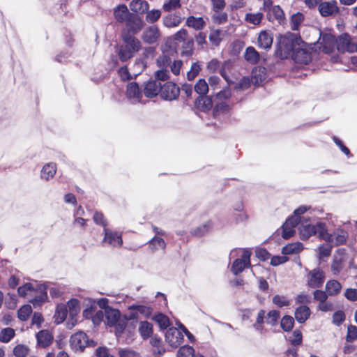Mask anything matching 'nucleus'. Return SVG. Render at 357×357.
Masks as SVG:
<instances>
[{
	"instance_id": "obj_33",
	"label": "nucleus",
	"mask_w": 357,
	"mask_h": 357,
	"mask_svg": "<svg viewBox=\"0 0 357 357\" xmlns=\"http://www.w3.org/2000/svg\"><path fill=\"white\" fill-rule=\"evenodd\" d=\"M131 13H129L126 5H119L114 10V16L116 20L119 22L124 23Z\"/></svg>"
},
{
	"instance_id": "obj_12",
	"label": "nucleus",
	"mask_w": 357,
	"mask_h": 357,
	"mask_svg": "<svg viewBox=\"0 0 357 357\" xmlns=\"http://www.w3.org/2000/svg\"><path fill=\"white\" fill-rule=\"evenodd\" d=\"M160 37V33L156 25H151L146 27L142 33V39L147 44L156 43Z\"/></svg>"
},
{
	"instance_id": "obj_21",
	"label": "nucleus",
	"mask_w": 357,
	"mask_h": 357,
	"mask_svg": "<svg viewBox=\"0 0 357 357\" xmlns=\"http://www.w3.org/2000/svg\"><path fill=\"white\" fill-rule=\"evenodd\" d=\"M273 40V36L270 31H261L257 38V45L260 48L268 50L271 48Z\"/></svg>"
},
{
	"instance_id": "obj_26",
	"label": "nucleus",
	"mask_w": 357,
	"mask_h": 357,
	"mask_svg": "<svg viewBox=\"0 0 357 357\" xmlns=\"http://www.w3.org/2000/svg\"><path fill=\"white\" fill-rule=\"evenodd\" d=\"M105 314L108 326H113L120 321L121 314L118 310L108 308L105 310Z\"/></svg>"
},
{
	"instance_id": "obj_55",
	"label": "nucleus",
	"mask_w": 357,
	"mask_h": 357,
	"mask_svg": "<svg viewBox=\"0 0 357 357\" xmlns=\"http://www.w3.org/2000/svg\"><path fill=\"white\" fill-rule=\"evenodd\" d=\"M357 339V327L354 325H349L347 327V333L346 335V341L353 342Z\"/></svg>"
},
{
	"instance_id": "obj_35",
	"label": "nucleus",
	"mask_w": 357,
	"mask_h": 357,
	"mask_svg": "<svg viewBox=\"0 0 357 357\" xmlns=\"http://www.w3.org/2000/svg\"><path fill=\"white\" fill-rule=\"evenodd\" d=\"M139 332L144 340L151 337L153 333V325L147 321L139 323Z\"/></svg>"
},
{
	"instance_id": "obj_11",
	"label": "nucleus",
	"mask_w": 357,
	"mask_h": 357,
	"mask_svg": "<svg viewBox=\"0 0 357 357\" xmlns=\"http://www.w3.org/2000/svg\"><path fill=\"white\" fill-rule=\"evenodd\" d=\"M307 284L311 288H319L324 282V273L319 268L310 271L307 275Z\"/></svg>"
},
{
	"instance_id": "obj_4",
	"label": "nucleus",
	"mask_w": 357,
	"mask_h": 357,
	"mask_svg": "<svg viewBox=\"0 0 357 357\" xmlns=\"http://www.w3.org/2000/svg\"><path fill=\"white\" fill-rule=\"evenodd\" d=\"M325 224L318 222L316 225L301 223L298 227L300 236L302 239H307L314 234H318L321 238V234L324 232Z\"/></svg>"
},
{
	"instance_id": "obj_48",
	"label": "nucleus",
	"mask_w": 357,
	"mask_h": 357,
	"mask_svg": "<svg viewBox=\"0 0 357 357\" xmlns=\"http://www.w3.org/2000/svg\"><path fill=\"white\" fill-rule=\"evenodd\" d=\"M177 357H195V349L189 345L183 346L179 348Z\"/></svg>"
},
{
	"instance_id": "obj_44",
	"label": "nucleus",
	"mask_w": 357,
	"mask_h": 357,
	"mask_svg": "<svg viewBox=\"0 0 357 357\" xmlns=\"http://www.w3.org/2000/svg\"><path fill=\"white\" fill-rule=\"evenodd\" d=\"M211 221H208L195 229L192 234L195 236H202L208 233L212 228Z\"/></svg>"
},
{
	"instance_id": "obj_49",
	"label": "nucleus",
	"mask_w": 357,
	"mask_h": 357,
	"mask_svg": "<svg viewBox=\"0 0 357 357\" xmlns=\"http://www.w3.org/2000/svg\"><path fill=\"white\" fill-rule=\"evenodd\" d=\"M32 312V308L29 305H23L17 312L18 318L22 321H26Z\"/></svg>"
},
{
	"instance_id": "obj_13",
	"label": "nucleus",
	"mask_w": 357,
	"mask_h": 357,
	"mask_svg": "<svg viewBox=\"0 0 357 357\" xmlns=\"http://www.w3.org/2000/svg\"><path fill=\"white\" fill-rule=\"evenodd\" d=\"M183 340L182 333L176 328H169L165 333V340L172 347H177Z\"/></svg>"
},
{
	"instance_id": "obj_27",
	"label": "nucleus",
	"mask_w": 357,
	"mask_h": 357,
	"mask_svg": "<svg viewBox=\"0 0 357 357\" xmlns=\"http://www.w3.org/2000/svg\"><path fill=\"white\" fill-rule=\"evenodd\" d=\"M310 310L306 305H301L295 310V318L298 323H304L310 315Z\"/></svg>"
},
{
	"instance_id": "obj_47",
	"label": "nucleus",
	"mask_w": 357,
	"mask_h": 357,
	"mask_svg": "<svg viewBox=\"0 0 357 357\" xmlns=\"http://www.w3.org/2000/svg\"><path fill=\"white\" fill-rule=\"evenodd\" d=\"M303 20L304 15L302 13L298 12L297 13L294 14L291 18V29L294 31L298 30Z\"/></svg>"
},
{
	"instance_id": "obj_23",
	"label": "nucleus",
	"mask_w": 357,
	"mask_h": 357,
	"mask_svg": "<svg viewBox=\"0 0 357 357\" xmlns=\"http://www.w3.org/2000/svg\"><path fill=\"white\" fill-rule=\"evenodd\" d=\"M163 24L166 27L172 28L178 26L183 21V17L179 13L169 14L163 17Z\"/></svg>"
},
{
	"instance_id": "obj_25",
	"label": "nucleus",
	"mask_w": 357,
	"mask_h": 357,
	"mask_svg": "<svg viewBox=\"0 0 357 357\" xmlns=\"http://www.w3.org/2000/svg\"><path fill=\"white\" fill-rule=\"evenodd\" d=\"M37 342L39 346L46 347L50 345L53 340L51 333L47 330H42L36 335Z\"/></svg>"
},
{
	"instance_id": "obj_17",
	"label": "nucleus",
	"mask_w": 357,
	"mask_h": 357,
	"mask_svg": "<svg viewBox=\"0 0 357 357\" xmlns=\"http://www.w3.org/2000/svg\"><path fill=\"white\" fill-rule=\"evenodd\" d=\"M318 9L322 17L334 15L339 13V8L335 0L320 3Z\"/></svg>"
},
{
	"instance_id": "obj_28",
	"label": "nucleus",
	"mask_w": 357,
	"mask_h": 357,
	"mask_svg": "<svg viewBox=\"0 0 357 357\" xmlns=\"http://www.w3.org/2000/svg\"><path fill=\"white\" fill-rule=\"evenodd\" d=\"M56 172V165L54 162L45 164L41 170V178L46 181L54 177Z\"/></svg>"
},
{
	"instance_id": "obj_40",
	"label": "nucleus",
	"mask_w": 357,
	"mask_h": 357,
	"mask_svg": "<svg viewBox=\"0 0 357 357\" xmlns=\"http://www.w3.org/2000/svg\"><path fill=\"white\" fill-rule=\"evenodd\" d=\"M153 319L158 324L161 330L167 329L170 326V321L169 317L162 313L155 314L153 317Z\"/></svg>"
},
{
	"instance_id": "obj_32",
	"label": "nucleus",
	"mask_w": 357,
	"mask_h": 357,
	"mask_svg": "<svg viewBox=\"0 0 357 357\" xmlns=\"http://www.w3.org/2000/svg\"><path fill=\"white\" fill-rule=\"evenodd\" d=\"M342 289V284L336 280H328L326 284L327 294L331 296L337 295Z\"/></svg>"
},
{
	"instance_id": "obj_36",
	"label": "nucleus",
	"mask_w": 357,
	"mask_h": 357,
	"mask_svg": "<svg viewBox=\"0 0 357 357\" xmlns=\"http://www.w3.org/2000/svg\"><path fill=\"white\" fill-rule=\"evenodd\" d=\"M266 78L265 69L256 68L252 72V82L255 85H259Z\"/></svg>"
},
{
	"instance_id": "obj_15",
	"label": "nucleus",
	"mask_w": 357,
	"mask_h": 357,
	"mask_svg": "<svg viewBox=\"0 0 357 357\" xmlns=\"http://www.w3.org/2000/svg\"><path fill=\"white\" fill-rule=\"evenodd\" d=\"M129 310H131L130 318L132 319H137L139 314L143 317L148 318L153 312L151 307L144 305H132L129 307Z\"/></svg>"
},
{
	"instance_id": "obj_63",
	"label": "nucleus",
	"mask_w": 357,
	"mask_h": 357,
	"mask_svg": "<svg viewBox=\"0 0 357 357\" xmlns=\"http://www.w3.org/2000/svg\"><path fill=\"white\" fill-rule=\"evenodd\" d=\"M183 65V62L181 60H175L173 62L170 63L169 68H170L172 73L177 76L180 74L181 69Z\"/></svg>"
},
{
	"instance_id": "obj_62",
	"label": "nucleus",
	"mask_w": 357,
	"mask_h": 357,
	"mask_svg": "<svg viewBox=\"0 0 357 357\" xmlns=\"http://www.w3.org/2000/svg\"><path fill=\"white\" fill-rule=\"evenodd\" d=\"M33 290L34 289L31 284L26 283L23 286H21L18 288L17 292L20 296L25 297L28 295L29 293H32Z\"/></svg>"
},
{
	"instance_id": "obj_38",
	"label": "nucleus",
	"mask_w": 357,
	"mask_h": 357,
	"mask_svg": "<svg viewBox=\"0 0 357 357\" xmlns=\"http://www.w3.org/2000/svg\"><path fill=\"white\" fill-rule=\"evenodd\" d=\"M67 309L69 310L70 317L73 319L74 317H76L80 311L79 302L77 299L72 298L68 301Z\"/></svg>"
},
{
	"instance_id": "obj_9",
	"label": "nucleus",
	"mask_w": 357,
	"mask_h": 357,
	"mask_svg": "<svg viewBox=\"0 0 357 357\" xmlns=\"http://www.w3.org/2000/svg\"><path fill=\"white\" fill-rule=\"evenodd\" d=\"M346 261L344 249H338L333 255L331 270L333 275L339 274L343 269Z\"/></svg>"
},
{
	"instance_id": "obj_5",
	"label": "nucleus",
	"mask_w": 357,
	"mask_h": 357,
	"mask_svg": "<svg viewBox=\"0 0 357 357\" xmlns=\"http://www.w3.org/2000/svg\"><path fill=\"white\" fill-rule=\"evenodd\" d=\"M336 47L340 52L357 53V40L351 38L347 33H344L336 39Z\"/></svg>"
},
{
	"instance_id": "obj_41",
	"label": "nucleus",
	"mask_w": 357,
	"mask_h": 357,
	"mask_svg": "<svg viewBox=\"0 0 357 357\" xmlns=\"http://www.w3.org/2000/svg\"><path fill=\"white\" fill-rule=\"evenodd\" d=\"M149 248L152 251L159 249L164 250L166 248V243L164 239L160 237L154 236L149 241Z\"/></svg>"
},
{
	"instance_id": "obj_59",
	"label": "nucleus",
	"mask_w": 357,
	"mask_h": 357,
	"mask_svg": "<svg viewBox=\"0 0 357 357\" xmlns=\"http://www.w3.org/2000/svg\"><path fill=\"white\" fill-rule=\"evenodd\" d=\"M157 80L167 81L170 79V74L168 68H162L158 70L155 73Z\"/></svg>"
},
{
	"instance_id": "obj_3",
	"label": "nucleus",
	"mask_w": 357,
	"mask_h": 357,
	"mask_svg": "<svg viewBox=\"0 0 357 357\" xmlns=\"http://www.w3.org/2000/svg\"><path fill=\"white\" fill-rule=\"evenodd\" d=\"M70 347L75 351L82 352L87 346H95L93 340H89L86 334L82 331L73 334L70 339Z\"/></svg>"
},
{
	"instance_id": "obj_29",
	"label": "nucleus",
	"mask_w": 357,
	"mask_h": 357,
	"mask_svg": "<svg viewBox=\"0 0 357 357\" xmlns=\"http://www.w3.org/2000/svg\"><path fill=\"white\" fill-rule=\"evenodd\" d=\"M225 36V31L221 29H211L209 33V41L215 47H218Z\"/></svg>"
},
{
	"instance_id": "obj_34",
	"label": "nucleus",
	"mask_w": 357,
	"mask_h": 357,
	"mask_svg": "<svg viewBox=\"0 0 357 357\" xmlns=\"http://www.w3.org/2000/svg\"><path fill=\"white\" fill-rule=\"evenodd\" d=\"M130 9L139 13L147 12L149 9V3L145 0H132L130 3Z\"/></svg>"
},
{
	"instance_id": "obj_7",
	"label": "nucleus",
	"mask_w": 357,
	"mask_h": 357,
	"mask_svg": "<svg viewBox=\"0 0 357 357\" xmlns=\"http://www.w3.org/2000/svg\"><path fill=\"white\" fill-rule=\"evenodd\" d=\"M347 238V232L342 230H337L333 234L327 232L326 227L321 234V238L330 243L332 245H338L346 242Z\"/></svg>"
},
{
	"instance_id": "obj_57",
	"label": "nucleus",
	"mask_w": 357,
	"mask_h": 357,
	"mask_svg": "<svg viewBox=\"0 0 357 357\" xmlns=\"http://www.w3.org/2000/svg\"><path fill=\"white\" fill-rule=\"evenodd\" d=\"M29 352L27 347L23 344H18L13 349V354L15 357H25Z\"/></svg>"
},
{
	"instance_id": "obj_2",
	"label": "nucleus",
	"mask_w": 357,
	"mask_h": 357,
	"mask_svg": "<svg viewBox=\"0 0 357 357\" xmlns=\"http://www.w3.org/2000/svg\"><path fill=\"white\" fill-rule=\"evenodd\" d=\"M301 42V38L298 35L288 33L280 38L279 50L281 54L284 52L285 54H289L291 52L295 51L296 47L299 46Z\"/></svg>"
},
{
	"instance_id": "obj_6",
	"label": "nucleus",
	"mask_w": 357,
	"mask_h": 357,
	"mask_svg": "<svg viewBox=\"0 0 357 357\" xmlns=\"http://www.w3.org/2000/svg\"><path fill=\"white\" fill-rule=\"evenodd\" d=\"M250 255L251 252L248 250H242L241 257L236 259L231 265V271L233 274L236 275L243 272L246 267L250 266Z\"/></svg>"
},
{
	"instance_id": "obj_51",
	"label": "nucleus",
	"mask_w": 357,
	"mask_h": 357,
	"mask_svg": "<svg viewBox=\"0 0 357 357\" xmlns=\"http://www.w3.org/2000/svg\"><path fill=\"white\" fill-rule=\"evenodd\" d=\"M294 320L291 316H284L280 321L282 328L285 331H289L294 326Z\"/></svg>"
},
{
	"instance_id": "obj_16",
	"label": "nucleus",
	"mask_w": 357,
	"mask_h": 357,
	"mask_svg": "<svg viewBox=\"0 0 357 357\" xmlns=\"http://www.w3.org/2000/svg\"><path fill=\"white\" fill-rule=\"evenodd\" d=\"M126 97L133 104L142 102V93L136 82H130L127 85Z\"/></svg>"
},
{
	"instance_id": "obj_46",
	"label": "nucleus",
	"mask_w": 357,
	"mask_h": 357,
	"mask_svg": "<svg viewBox=\"0 0 357 357\" xmlns=\"http://www.w3.org/2000/svg\"><path fill=\"white\" fill-rule=\"evenodd\" d=\"M15 331L11 328H6L0 333V341L1 342L8 343L14 336Z\"/></svg>"
},
{
	"instance_id": "obj_22",
	"label": "nucleus",
	"mask_w": 357,
	"mask_h": 357,
	"mask_svg": "<svg viewBox=\"0 0 357 357\" xmlns=\"http://www.w3.org/2000/svg\"><path fill=\"white\" fill-rule=\"evenodd\" d=\"M160 84L158 83L157 80H150L147 82L144 86V92L147 98H153L156 96L159 92L161 93Z\"/></svg>"
},
{
	"instance_id": "obj_64",
	"label": "nucleus",
	"mask_w": 357,
	"mask_h": 357,
	"mask_svg": "<svg viewBox=\"0 0 357 357\" xmlns=\"http://www.w3.org/2000/svg\"><path fill=\"white\" fill-rule=\"evenodd\" d=\"M345 298L350 301H357V289L348 288L344 291Z\"/></svg>"
},
{
	"instance_id": "obj_8",
	"label": "nucleus",
	"mask_w": 357,
	"mask_h": 357,
	"mask_svg": "<svg viewBox=\"0 0 357 357\" xmlns=\"http://www.w3.org/2000/svg\"><path fill=\"white\" fill-rule=\"evenodd\" d=\"M180 94L179 87L174 82H167L161 88V98L165 100H176Z\"/></svg>"
},
{
	"instance_id": "obj_60",
	"label": "nucleus",
	"mask_w": 357,
	"mask_h": 357,
	"mask_svg": "<svg viewBox=\"0 0 357 357\" xmlns=\"http://www.w3.org/2000/svg\"><path fill=\"white\" fill-rule=\"evenodd\" d=\"M251 82H252V79L250 80L249 77H243L236 84V85L235 86V88L236 89H239L241 91L246 90L250 87Z\"/></svg>"
},
{
	"instance_id": "obj_1",
	"label": "nucleus",
	"mask_w": 357,
	"mask_h": 357,
	"mask_svg": "<svg viewBox=\"0 0 357 357\" xmlns=\"http://www.w3.org/2000/svg\"><path fill=\"white\" fill-rule=\"evenodd\" d=\"M123 43L120 46L117 53L119 59L125 62L133 57L135 54L141 49L142 43L138 38L129 34V33L123 35Z\"/></svg>"
},
{
	"instance_id": "obj_52",
	"label": "nucleus",
	"mask_w": 357,
	"mask_h": 357,
	"mask_svg": "<svg viewBox=\"0 0 357 357\" xmlns=\"http://www.w3.org/2000/svg\"><path fill=\"white\" fill-rule=\"evenodd\" d=\"M280 318V312L277 310L270 311L266 317V323L271 326H274L277 324L278 319Z\"/></svg>"
},
{
	"instance_id": "obj_43",
	"label": "nucleus",
	"mask_w": 357,
	"mask_h": 357,
	"mask_svg": "<svg viewBox=\"0 0 357 357\" xmlns=\"http://www.w3.org/2000/svg\"><path fill=\"white\" fill-rule=\"evenodd\" d=\"M263 17L264 15L262 13H247L245 16V20L246 22L253 25H258L261 23Z\"/></svg>"
},
{
	"instance_id": "obj_37",
	"label": "nucleus",
	"mask_w": 357,
	"mask_h": 357,
	"mask_svg": "<svg viewBox=\"0 0 357 357\" xmlns=\"http://www.w3.org/2000/svg\"><path fill=\"white\" fill-rule=\"evenodd\" d=\"M303 247L301 243L296 242L287 245L282 248V252L283 255H291L301 252L303 250Z\"/></svg>"
},
{
	"instance_id": "obj_14",
	"label": "nucleus",
	"mask_w": 357,
	"mask_h": 357,
	"mask_svg": "<svg viewBox=\"0 0 357 357\" xmlns=\"http://www.w3.org/2000/svg\"><path fill=\"white\" fill-rule=\"evenodd\" d=\"M128 31L132 34H136L143 28V21L142 18L136 14L131 13L124 22Z\"/></svg>"
},
{
	"instance_id": "obj_24",
	"label": "nucleus",
	"mask_w": 357,
	"mask_h": 357,
	"mask_svg": "<svg viewBox=\"0 0 357 357\" xmlns=\"http://www.w3.org/2000/svg\"><path fill=\"white\" fill-rule=\"evenodd\" d=\"M67 314V306L63 303L58 304L54 315V323L56 324L63 323L66 320Z\"/></svg>"
},
{
	"instance_id": "obj_39",
	"label": "nucleus",
	"mask_w": 357,
	"mask_h": 357,
	"mask_svg": "<svg viewBox=\"0 0 357 357\" xmlns=\"http://www.w3.org/2000/svg\"><path fill=\"white\" fill-rule=\"evenodd\" d=\"M245 59L251 63H256L259 60V54L253 47H248L245 50Z\"/></svg>"
},
{
	"instance_id": "obj_19",
	"label": "nucleus",
	"mask_w": 357,
	"mask_h": 357,
	"mask_svg": "<svg viewBox=\"0 0 357 357\" xmlns=\"http://www.w3.org/2000/svg\"><path fill=\"white\" fill-rule=\"evenodd\" d=\"M292 57L295 62L301 64H307L312 59L310 52L303 47L297 48L294 52Z\"/></svg>"
},
{
	"instance_id": "obj_54",
	"label": "nucleus",
	"mask_w": 357,
	"mask_h": 357,
	"mask_svg": "<svg viewBox=\"0 0 357 357\" xmlns=\"http://www.w3.org/2000/svg\"><path fill=\"white\" fill-rule=\"evenodd\" d=\"M161 16V12L160 10L153 9L146 13V20L149 23L155 22Z\"/></svg>"
},
{
	"instance_id": "obj_45",
	"label": "nucleus",
	"mask_w": 357,
	"mask_h": 357,
	"mask_svg": "<svg viewBox=\"0 0 357 357\" xmlns=\"http://www.w3.org/2000/svg\"><path fill=\"white\" fill-rule=\"evenodd\" d=\"M208 89V84L204 79H199L195 85V91L199 95H206Z\"/></svg>"
},
{
	"instance_id": "obj_20",
	"label": "nucleus",
	"mask_w": 357,
	"mask_h": 357,
	"mask_svg": "<svg viewBox=\"0 0 357 357\" xmlns=\"http://www.w3.org/2000/svg\"><path fill=\"white\" fill-rule=\"evenodd\" d=\"M298 225L296 222V217H291L282 225V236L288 239L295 234L294 227Z\"/></svg>"
},
{
	"instance_id": "obj_18",
	"label": "nucleus",
	"mask_w": 357,
	"mask_h": 357,
	"mask_svg": "<svg viewBox=\"0 0 357 357\" xmlns=\"http://www.w3.org/2000/svg\"><path fill=\"white\" fill-rule=\"evenodd\" d=\"M104 234L105 236L102 240V243L107 244L113 247L121 246L122 245L123 241L121 234L109 230L107 228H105Z\"/></svg>"
},
{
	"instance_id": "obj_56",
	"label": "nucleus",
	"mask_w": 357,
	"mask_h": 357,
	"mask_svg": "<svg viewBox=\"0 0 357 357\" xmlns=\"http://www.w3.org/2000/svg\"><path fill=\"white\" fill-rule=\"evenodd\" d=\"M201 70L200 66L198 63H193L191 66L190 70L187 73V78L188 80H193L199 74Z\"/></svg>"
},
{
	"instance_id": "obj_58",
	"label": "nucleus",
	"mask_w": 357,
	"mask_h": 357,
	"mask_svg": "<svg viewBox=\"0 0 357 357\" xmlns=\"http://www.w3.org/2000/svg\"><path fill=\"white\" fill-rule=\"evenodd\" d=\"M273 303L279 307L287 306L290 303L289 301L285 296L280 295H275L273 298Z\"/></svg>"
},
{
	"instance_id": "obj_61",
	"label": "nucleus",
	"mask_w": 357,
	"mask_h": 357,
	"mask_svg": "<svg viewBox=\"0 0 357 357\" xmlns=\"http://www.w3.org/2000/svg\"><path fill=\"white\" fill-rule=\"evenodd\" d=\"M156 62L158 66L160 69L168 68L170 65L171 60L167 56L162 55L157 59Z\"/></svg>"
},
{
	"instance_id": "obj_42",
	"label": "nucleus",
	"mask_w": 357,
	"mask_h": 357,
	"mask_svg": "<svg viewBox=\"0 0 357 357\" xmlns=\"http://www.w3.org/2000/svg\"><path fill=\"white\" fill-rule=\"evenodd\" d=\"M233 67V63L231 60L225 61L224 63H222L220 69V73L222 75V77L227 81V82L229 84L230 81L228 77V73L231 71Z\"/></svg>"
},
{
	"instance_id": "obj_31",
	"label": "nucleus",
	"mask_w": 357,
	"mask_h": 357,
	"mask_svg": "<svg viewBox=\"0 0 357 357\" xmlns=\"http://www.w3.org/2000/svg\"><path fill=\"white\" fill-rule=\"evenodd\" d=\"M185 24L195 30H202L204 27L206 22L202 17L190 16L186 19Z\"/></svg>"
},
{
	"instance_id": "obj_50",
	"label": "nucleus",
	"mask_w": 357,
	"mask_h": 357,
	"mask_svg": "<svg viewBox=\"0 0 357 357\" xmlns=\"http://www.w3.org/2000/svg\"><path fill=\"white\" fill-rule=\"evenodd\" d=\"M197 104L202 110L204 112L208 111L213 106L212 100L208 97H203L198 99Z\"/></svg>"
},
{
	"instance_id": "obj_30",
	"label": "nucleus",
	"mask_w": 357,
	"mask_h": 357,
	"mask_svg": "<svg viewBox=\"0 0 357 357\" xmlns=\"http://www.w3.org/2000/svg\"><path fill=\"white\" fill-rule=\"evenodd\" d=\"M268 17L270 21L277 20L281 24L284 19V14L279 6H274L269 10Z\"/></svg>"
},
{
	"instance_id": "obj_53",
	"label": "nucleus",
	"mask_w": 357,
	"mask_h": 357,
	"mask_svg": "<svg viewBox=\"0 0 357 357\" xmlns=\"http://www.w3.org/2000/svg\"><path fill=\"white\" fill-rule=\"evenodd\" d=\"M181 7L180 0H167L162 6V9L169 12Z\"/></svg>"
},
{
	"instance_id": "obj_10",
	"label": "nucleus",
	"mask_w": 357,
	"mask_h": 357,
	"mask_svg": "<svg viewBox=\"0 0 357 357\" xmlns=\"http://www.w3.org/2000/svg\"><path fill=\"white\" fill-rule=\"evenodd\" d=\"M317 43L319 50L328 54L333 50L336 45V39L331 33H321Z\"/></svg>"
}]
</instances>
